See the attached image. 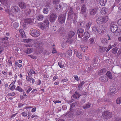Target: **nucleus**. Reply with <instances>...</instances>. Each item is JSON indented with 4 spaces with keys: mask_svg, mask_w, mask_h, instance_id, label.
I'll use <instances>...</instances> for the list:
<instances>
[{
    "mask_svg": "<svg viewBox=\"0 0 121 121\" xmlns=\"http://www.w3.org/2000/svg\"><path fill=\"white\" fill-rule=\"evenodd\" d=\"M39 27L42 30H44L47 29L49 26V22L48 20H45L43 23L40 22L38 24Z\"/></svg>",
    "mask_w": 121,
    "mask_h": 121,
    "instance_id": "1",
    "label": "nucleus"
},
{
    "mask_svg": "<svg viewBox=\"0 0 121 121\" xmlns=\"http://www.w3.org/2000/svg\"><path fill=\"white\" fill-rule=\"evenodd\" d=\"M102 114V116L106 120L110 119L112 117V112L107 111L103 112Z\"/></svg>",
    "mask_w": 121,
    "mask_h": 121,
    "instance_id": "2",
    "label": "nucleus"
},
{
    "mask_svg": "<svg viewBox=\"0 0 121 121\" xmlns=\"http://www.w3.org/2000/svg\"><path fill=\"white\" fill-rule=\"evenodd\" d=\"M30 35L32 36L36 37L40 35V32L35 29H33L31 31Z\"/></svg>",
    "mask_w": 121,
    "mask_h": 121,
    "instance_id": "3",
    "label": "nucleus"
},
{
    "mask_svg": "<svg viewBox=\"0 0 121 121\" xmlns=\"http://www.w3.org/2000/svg\"><path fill=\"white\" fill-rule=\"evenodd\" d=\"M65 20V16L64 14L59 15L58 17V22L60 24L64 23Z\"/></svg>",
    "mask_w": 121,
    "mask_h": 121,
    "instance_id": "4",
    "label": "nucleus"
},
{
    "mask_svg": "<svg viewBox=\"0 0 121 121\" xmlns=\"http://www.w3.org/2000/svg\"><path fill=\"white\" fill-rule=\"evenodd\" d=\"M57 17L56 14L54 13H52L49 16V20L51 22H54L56 20Z\"/></svg>",
    "mask_w": 121,
    "mask_h": 121,
    "instance_id": "5",
    "label": "nucleus"
},
{
    "mask_svg": "<svg viewBox=\"0 0 121 121\" xmlns=\"http://www.w3.org/2000/svg\"><path fill=\"white\" fill-rule=\"evenodd\" d=\"M99 80L101 82L105 83L108 81L107 77L105 75L100 76L99 78Z\"/></svg>",
    "mask_w": 121,
    "mask_h": 121,
    "instance_id": "6",
    "label": "nucleus"
},
{
    "mask_svg": "<svg viewBox=\"0 0 121 121\" xmlns=\"http://www.w3.org/2000/svg\"><path fill=\"white\" fill-rule=\"evenodd\" d=\"M99 26L97 24L93 25L92 27V30L93 32L96 33H97L99 29Z\"/></svg>",
    "mask_w": 121,
    "mask_h": 121,
    "instance_id": "7",
    "label": "nucleus"
},
{
    "mask_svg": "<svg viewBox=\"0 0 121 121\" xmlns=\"http://www.w3.org/2000/svg\"><path fill=\"white\" fill-rule=\"evenodd\" d=\"M20 10L18 7L16 6H13L11 7V10L12 13H17Z\"/></svg>",
    "mask_w": 121,
    "mask_h": 121,
    "instance_id": "8",
    "label": "nucleus"
},
{
    "mask_svg": "<svg viewBox=\"0 0 121 121\" xmlns=\"http://www.w3.org/2000/svg\"><path fill=\"white\" fill-rule=\"evenodd\" d=\"M34 46L37 48L43 50L42 47V43L41 42L37 41L34 44Z\"/></svg>",
    "mask_w": 121,
    "mask_h": 121,
    "instance_id": "9",
    "label": "nucleus"
},
{
    "mask_svg": "<svg viewBox=\"0 0 121 121\" xmlns=\"http://www.w3.org/2000/svg\"><path fill=\"white\" fill-rule=\"evenodd\" d=\"M108 12V9L106 7H104L101 9L100 13L103 15L106 14Z\"/></svg>",
    "mask_w": 121,
    "mask_h": 121,
    "instance_id": "10",
    "label": "nucleus"
},
{
    "mask_svg": "<svg viewBox=\"0 0 121 121\" xmlns=\"http://www.w3.org/2000/svg\"><path fill=\"white\" fill-rule=\"evenodd\" d=\"M117 26L116 25L114 24L111 26L110 29L112 32L113 33H114L117 31Z\"/></svg>",
    "mask_w": 121,
    "mask_h": 121,
    "instance_id": "11",
    "label": "nucleus"
},
{
    "mask_svg": "<svg viewBox=\"0 0 121 121\" xmlns=\"http://www.w3.org/2000/svg\"><path fill=\"white\" fill-rule=\"evenodd\" d=\"M33 49L31 48H26L24 49V52L27 54H30L33 52Z\"/></svg>",
    "mask_w": 121,
    "mask_h": 121,
    "instance_id": "12",
    "label": "nucleus"
},
{
    "mask_svg": "<svg viewBox=\"0 0 121 121\" xmlns=\"http://www.w3.org/2000/svg\"><path fill=\"white\" fill-rule=\"evenodd\" d=\"M102 18V24H104L106 23L109 19L108 16H104L101 17Z\"/></svg>",
    "mask_w": 121,
    "mask_h": 121,
    "instance_id": "13",
    "label": "nucleus"
},
{
    "mask_svg": "<svg viewBox=\"0 0 121 121\" xmlns=\"http://www.w3.org/2000/svg\"><path fill=\"white\" fill-rule=\"evenodd\" d=\"M18 6L19 7L22 9H25L26 6V4L23 2H21L18 3Z\"/></svg>",
    "mask_w": 121,
    "mask_h": 121,
    "instance_id": "14",
    "label": "nucleus"
},
{
    "mask_svg": "<svg viewBox=\"0 0 121 121\" xmlns=\"http://www.w3.org/2000/svg\"><path fill=\"white\" fill-rule=\"evenodd\" d=\"M98 32L100 35H102L104 33L105 31V29L104 27H103V26H99Z\"/></svg>",
    "mask_w": 121,
    "mask_h": 121,
    "instance_id": "15",
    "label": "nucleus"
},
{
    "mask_svg": "<svg viewBox=\"0 0 121 121\" xmlns=\"http://www.w3.org/2000/svg\"><path fill=\"white\" fill-rule=\"evenodd\" d=\"M30 76H26V79L29 82L34 84L35 82V80L34 79L31 77H30Z\"/></svg>",
    "mask_w": 121,
    "mask_h": 121,
    "instance_id": "16",
    "label": "nucleus"
},
{
    "mask_svg": "<svg viewBox=\"0 0 121 121\" xmlns=\"http://www.w3.org/2000/svg\"><path fill=\"white\" fill-rule=\"evenodd\" d=\"M97 8H94L90 10V14L91 15H94L95 14L97 11Z\"/></svg>",
    "mask_w": 121,
    "mask_h": 121,
    "instance_id": "17",
    "label": "nucleus"
},
{
    "mask_svg": "<svg viewBox=\"0 0 121 121\" xmlns=\"http://www.w3.org/2000/svg\"><path fill=\"white\" fill-rule=\"evenodd\" d=\"M110 92L111 94L112 93L115 94L117 91V90L114 86H112L110 88Z\"/></svg>",
    "mask_w": 121,
    "mask_h": 121,
    "instance_id": "18",
    "label": "nucleus"
},
{
    "mask_svg": "<svg viewBox=\"0 0 121 121\" xmlns=\"http://www.w3.org/2000/svg\"><path fill=\"white\" fill-rule=\"evenodd\" d=\"M86 6L85 4H83L81 6V12L82 13H84L86 11Z\"/></svg>",
    "mask_w": 121,
    "mask_h": 121,
    "instance_id": "19",
    "label": "nucleus"
},
{
    "mask_svg": "<svg viewBox=\"0 0 121 121\" xmlns=\"http://www.w3.org/2000/svg\"><path fill=\"white\" fill-rule=\"evenodd\" d=\"M106 71V69L105 68L101 69L98 72V74L99 75L104 74Z\"/></svg>",
    "mask_w": 121,
    "mask_h": 121,
    "instance_id": "20",
    "label": "nucleus"
},
{
    "mask_svg": "<svg viewBox=\"0 0 121 121\" xmlns=\"http://www.w3.org/2000/svg\"><path fill=\"white\" fill-rule=\"evenodd\" d=\"M81 95L79 94L77 91L75 92L74 94L72 95V97L75 99L78 98Z\"/></svg>",
    "mask_w": 121,
    "mask_h": 121,
    "instance_id": "21",
    "label": "nucleus"
},
{
    "mask_svg": "<svg viewBox=\"0 0 121 121\" xmlns=\"http://www.w3.org/2000/svg\"><path fill=\"white\" fill-rule=\"evenodd\" d=\"M44 17V16L41 14L38 15L36 17L37 20L39 21L42 20L43 19Z\"/></svg>",
    "mask_w": 121,
    "mask_h": 121,
    "instance_id": "22",
    "label": "nucleus"
},
{
    "mask_svg": "<svg viewBox=\"0 0 121 121\" xmlns=\"http://www.w3.org/2000/svg\"><path fill=\"white\" fill-rule=\"evenodd\" d=\"M33 20L30 18L26 19H25V23L30 24L32 23Z\"/></svg>",
    "mask_w": 121,
    "mask_h": 121,
    "instance_id": "23",
    "label": "nucleus"
},
{
    "mask_svg": "<svg viewBox=\"0 0 121 121\" xmlns=\"http://www.w3.org/2000/svg\"><path fill=\"white\" fill-rule=\"evenodd\" d=\"M75 34V33L74 32L72 31H69L68 34V37L69 38L73 37Z\"/></svg>",
    "mask_w": 121,
    "mask_h": 121,
    "instance_id": "24",
    "label": "nucleus"
},
{
    "mask_svg": "<svg viewBox=\"0 0 121 121\" xmlns=\"http://www.w3.org/2000/svg\"><path fill=\"white\" fill-rule=\"evenodd\" d=\"M106 75L110 79H111L112 78V75L110 71H107V73H106Z\"/></svg>",
    "mask_w": 121,
    "mask_h": 121,
    "instance_id": "25",
    "label": "nucleus"
},
{
    "mask_svg": "<svg viewBox=\"0 0 121 121\" xmlns=\"http://www.w3.org/2000/svg\"><path fill=\"white\" fill-rule=\"evenodd\" d=\"M19 31L21 34V36L23 38H25L26 35L23 30L22 29H20L19 30Z\"/></svg>",
    "mask_w": 121,
    "mask_h": 121,
    "instance_id": "26",
    "label": "nucleus"
},
{
    "mask_svg": "<svg viewBox=\"0 0 121 121\" xmlns=\"http://www.w3.org/2000/svg\"><path fill=\"white\" fill-rule=\"evenodd\" d=\"M32 88L30 86H27L25 89L26 93H28L29 92L31 91Z\"/></svg>",
    "mask_w": 121,
    "mask_h": 121,
    "instance_id": "27",
    "label": "nucleus"
},
{
    "mask_svg": "<svg viewBox=\"0 0 121 121\" xmlns=\"http://www.w3.org/2000/svg\"><path fill=\"white\" fill-rule=\"evenodd\" d=\"M102 18L101 17H98L96 19L97 23L99 24H102Z\"/></svg>",
    "mask_w": 121,
    "mask_h": 121,
    "instance_id": "28",
    "label": "nucleus"
},
{
    "mask_svg": "<svg viewBox=\"0 0 121 121\" xmlns=\"http://www.w3.org/2000/svg\"><path fill=\"white\" fill-rule=\"evenodd\" d=\"M107 0H99L100 4L102 6H104L107 2Z\"/></svg>",
    "mask_w": 121,
    "mask_h": 121,
    "instance_id": "29",
    "label": "nucleus"
},
{
    "mask_svg": "<svg viewBox=\"0 0 121 121\" xmlns=\"http://www.w3.org/2000/svg\"><path fill=\"white\" fill-rule=\"evenodd\" d=\"M28 75L29 76L31 77L32 74H35L36 73L32 69H30V70L29 72L28 73Z\"/></svg>",
    "mask_w": 121,
    "mask_h": 121,
    "instance_id": "30",
    "label": "nucleus"
},
{
    "mask_svg": "<svg viewBox=\"0 0 121 121\" xmlns=\"http://www.w3.org/2000/svg\"><path fill=\"white\" fill-rule=\"evenodd\" d=\"M92 24V22L90 21L86 24V28L87 30H89Z\"/></svg>",
    "mask_w": 121,
    "mask_h": 121,
    "instance_id": "31",
    "label": "nucleus"
},
{
    "mask_svg": "<svg viewBox=\"0 0 121 121\" xmlns=\"http://www.w3.org/2000/svg\"><path fill=\"white\" fill-rule=\"evenodd\" d=\"M15 90L21 92L23 91V90L19 86H18L15 89Z\"/></svg>",
    "mask_w": 121,
    "mask_h": 121,
    "instance_id": "32",
    "label": "nucleus"
},
{
    "mask_svg": "<svg viewBox=\"0 0 121 121\" xmlns=\"http://www.w3.org/2000/svg\"><path fill=\"white\" fill-rule=\"evenodd\" d=\"M117 32L115 33V35L119 36L121 34V30L120 29H117Z\"/></svg>",
    "mask_w": 121,
    "mask_h": 121,
    "instance_id": "33",
    "label": "nucleus"
},
{
    "mask_svg": "<svg viewBox=\"0 0 121 121\" xmlns=\"http://www.w3.org/2000/svg\"><path fill=\"white\" fill-rule=\"evenodd\" d=\"M107 49V48L100 46L99 48V50L101 52H104Z\"/></svg>",
    "mask_w": 121,
    "mask_h": 121,
    "instance_id": "34",
    "label": "nucleus"
},
{
    "mask_svg": "<svg viewBox=\"0 0 121 121\" xmlns=\"http://www.w3.org/2000/svg\"><path fill=\"white\" fill-rule=\"evenodd\" d=\"M84 36L85 38L87 39L89 38L90 37L89 33L87 32H85L84 34Z\"/></svg>",
    "mask_w": 121,
    "mask_h": 121,
    "instance_id": "35",
    "label": "nucleus"
},
{
    "mask_svg": "<svg viewBox=\"0 0 121 121\" xmlns=\"http://www.w3.org/2000/svg\"><path fill=\"white\" fill-rule=\"evenodd\" d=\"M80 47L82 50L84 52L85 50L87 49V47H86L84 45H80Z\"/></svg>",
    "mask_w": 121,
    "mask_h": 121,
    "instance_id": "36",
    "label": "nucleus"
},
{
    "mask_svg": "<svg viewBox=\"0 0 121 121\" xmlns=\"http://www.w3.org/2000/svg\"><path fill=\"white\" fill-rule=\"evenodd\" d=\"M56 9L57 11H60L61 10V6L60 5L58 4L56 5Z\"/></svg>",
    "mask_w": 121,
    "mask_h": 121,
    "instance_id": "37",
    "label": "nucleus"
},
{
    "mask_svg": "<svg viewBox=\"0 0 121 121\" xmlns=\"http://www.w3.org/2000/svg\"><path fill=\"white\" fill-rule=\"evenodd\" d=\"M117 48L115 47L112 50V52L114 54H116L117 53Z\"/></svg>",
    "mask_w": 121,
    "mask_h": 121,
    "instance_id": "38",
    "label": "nucleus"
},
{
    "mask_svg": "<svg viewBox=\"0 0 121 121\" xmlns=\"http://www.w3.org/2000/svg\"><path fill=\"white\" fill-rule=\"evenodd\" d=\"M101 42L103 44H106L108 43V40L106 38L102 39L101 40Z\"/></svg>",
    "mask_w": 121,
    "mask_h": 121,
    "instance_id": "39",
    "label": "nucleus"
},
{
    "mask_svg": "<svg viewBox=\"0 0 121 121\" xmlns=\"http://www.w3.org/2000/svg\"><path fill=\"white\" fill-rule=\"evenodd\" d=\"M2 45L1 46H3L2 47H7L9 45V43L7 42H2Z\"/></svg>",
    "mask_w": 121,
    "mask_h": 121,
    "instance_id": "40",
    "label": "nucleus"
},
{
    "mask_svg": "<svg viewBox=\"0 0 121 121\" xmlns=\"http://www.w3.org/2000/svg\"><path fill=\"white\" fill-rule=\"evenodd\" d=\"M22 116L24 117L26 116L27 115V111L25 110L22 112Z\"/></svg>",
    "mask_w": 121,
    "mask_h": 121,
    "instance_id": "41",
    "label": "nucleus"
},
{
    "mask_svg": "<svg viewBox=\"0 0 121 121\" xmlns=\"http://www.w3.org/2000/svg\"><path fill=\"white\" fill-rule=\"evenodd\" d=\"M23 42L24 43H28L32 41V40L30 39H23Z\"/></svg>",
    "mask_w": 121,
    "mask_h": 121,
    "instance_id": "42",
    "label": "nucleus"
},
{
    "mask_svg": "<svg viewBox=\"0 0 121 121\" xmlns=\"http://www.w3.org/2000/svg\"><path fill=\"white\" fill-rule=\"evenodd\" d=\"M48 9L46 8H44L43 10V12L44 13L47 14L48 13Z\"/></svg>",
    "mask_w": 121,
    "mask_h": 121,
    "instance_id": "43",
    "label": "nucleus"
},
{
    "mask_svg": "<svg viewBox=\"0 0 121 121\" xmlns=\"http://www.w3.org/2000/svg\"><path fill=\"white\" fill-rule=\"evenodd\" d=\"M76 56L80 59H82V54L81 53H77L76 55Z\"/></svg>",
    "mask_w": 121,
    "mask_h": 121,
    "instance_id": "44",
    "label": "nucleus"
},
{
    "mask_svg": "<svg viewBox=\"0 0 121 121\" xmlns=\"http://www.w3.org/2000/svg\"><path fill=\"white\" fill-rule=\"evenodd\" d=\"M12 13H13L11 12V13H10L9 14V17L11 20H13L14 17V16L12 14Z\"/></svg>",
    "mask_w": 121,
    "mask_h": 121,
    "instance_id": "45",
    "label": "nucleus"
},
{
    "mask_svg": "<svg viewBox=\"0 0 121 121\" xmlns=\"http://www.w3.org/2000/svg\"><path fill=\"white\" fill-rule=\"evenodd\" d=\"M84 30L82 28L79 29L77 31V33L83 34L84 32Z\"/></svg>",
    "mask_w": 121,
    "mask_h": 121,
    "instance_id": "46",
    "label": "nucleus"
},
{
    "mask_svg": "<svg viewBox=\"0 0 121 121\" xmlns=\"http://www.w3.org/2000/svg\"><path fill=\"white\" fill-rule=\"evenodd\" d=\"M66 53L68 55L71 56L72 54V50L70 49H69L68 50V51L66 52Z\"/></svg>",
    "mask_w": 121,
    "mask_h": 121,
    "instance_id": "47",
    "label": "nucleus"
},
{
    "mask_svg": "<svg viewBox=\"0 0 121 121\" xmlns=\"http://www.w3.org/2000/svg\"><path fill=\"white\" fill-rule=\"evenodd\" d=\"M116 102L117 104H120L121 103V97L118 98L116 100Z\"/></svg>",
    "mask_w": 121,
    "mask_h": 121,
    "instance_id": "48",
    "label": "nucleus"
},
{
    "mask_svg": "<svg viewBox=\"0 0 121 121\" xmlns=\"http://www.w3.org/2000/svg\"><path fill=\"white\" fill-rule=\"evenodd\" d=\"M59 0H53V4H56V5L59 4Z\"/></svg>",
    "mask_w": 121,
    "mask_h": 121,
    "instance_id": "49",
    "label": "nucleus"
},
{
    "mask_svg": "<svg viewBox=\"0 0 121 121\" xmlns=\"http://www.w3.org/2000/svg\"><path fill=\"white\" fill-rule=\"evenodd\" d=\"M73 41V39L71 38H69L66 41V43L71 44L72 43Z\"/></svg>",
    "mask_w": 121,
    "mask_h": 121,
    "instance_id": "50",
    "label": "nucleus"
},
{
    "mask_svg": "<svg viewBox=\"0 0 121 121\" xmlns=\"http://www.w3.org/2000/svg\"><path fill=\"white\" fill-rule=\"evenodd\" d=\"M91 104H90L89 103L86 104L85 106H84L83 107V108L84 109H86L89 108Z\"/></svg>",
    "mask_w": 121,
    "mask_h": 121,
    "instance_id": "51",
    "label": "nucleus"
},
{
    "mask_svg": "<svg viewBox=\"0 0 121 121\" xmlns=\"http://www.w3.org/2000/svg\"><path fill=\"white\" fill-rule=\"evenodd\" d=\"M13 26L14 28H17L18 26V23L17 22H15L13 24Z\"/></svg>",
    "mask_w": 121,
    "mask_h": 121,
    "instance_id": "52",
    "label": "nucleus"
},
{
    "mask_svg": "<svg viewBox=\"0 0 121 121\" xmlns=\"http://www.w3.org/2000/svg\"><path fill=\"white\" fill-rule=\"evenodd\" d=\"M111 44L112 45V46L113 47H114L118 44V43L116 42L114 43L113 42L111 43Z\"/></svg>",
    "mask_w": 121,
    "mask_h": 121,
    "instance_id": "53",
    "label": "nucleus"
},
{
    "mask_svg": "<svg viewBox=\"0 0 121 121\" xmlns=\"http://www.w3.org/2000/svg\"><path fill=\"white\" fill-rule=\"evenodd\" d=\"M58 65L59 67L61 68H63L64 67V65H63L61 62H59L58 63Z\"/></svg>",
    "mask_w": 121,
    "mask_h": 121,
    "instance_id": "54",
    "label": "nucleus"
},
{
    "mask_svg": "<svg viewBox=\"0 0 121 121\" xmlns=\"http://www.w3.org/2000/svg\"><path fill=\"white\" fill-rule=\"evenodd\" d=\"M16 86L15 85H12L11 87H10L9 89L12 91H13L15 89V88Z\"/></svg>",
    "mask_w": 121,
    "mask_h": 121,
    "instance_id": "55",
    "label": "nucleus"
},
{
    "mask_svg": "<svg viewBox=\"0 0 121 121\" xmlns=\"http://www.w3.org/2000/svg\"><path fill=\"white\" fill-rule=\"evenodd\" d=\"M73 9L71 8L70 9V10L69 12L68 13V14L71 15V14H73Z\"/></svg>",
    "mask_w": 121,
    "mask_h": 121,
    "instance_id": "56",
    "label": "nucleus"
},
{
    "mask_svg": "<svg viewBox=\"0 0 121 121\" xmlns=\"http://www.w3.org/2000/svg\"><path fill=\"white\" fill-rule=\"evenodd\" d=\"M43 78L45 79H47L48 77V75L47 73H45L43 74Z\"/></svg>",
    "mask_w": 121,
    "mask_h": 121,
    "instance_id": "57",
    "label": "nucleus"
},
{
    "mask_svg": "<svg viewBox=\"0 0 121 121\" xmlns=\"http://www.w3.org/2000/svg\"><path fill=\"white\" fill-rule=\"evenodd\" d=\"M15 92H14L10 93H9L8 94V95L9 96H14V95H15Z\"/></svg>",
    "mask_w": 121,
    "mask_h": 121,
    "instance_id": "58",
    "label": "nucleus"
},
{
    "mask_svg": "<svg viewBox=\"0 0 121 121\" xmlns=\"http://www.w3.org/2000/svg\"><path fill=\"white\" fill-rule=\"evenodd\" d=\"M112 46L111 45H109L106 51V52H108L112 48Z\"/></svg>",
    "mask_w": 121,
    "mask_h": 121,
    "instance_id": "59",
    "label": "nucleus"
},
{
    "mask_svg": "<svg viewBox=\"0 0 121 121\" xmlns=\"http://www.w3.org/2000/svg\"><path fill=\"white\" fill-rule=\"evenodd\" d=\"M7 63L9 64V66H12V62L10 60H9L8 61Z\"/></svg>",
    "mask_w": 121,
    "mask_h": 121,
    "instance_id": "60",
    "label": "nucleus"
},
{
    "mask_svg": "<svg viewBox=\"0 0 121 121\" xmlns=\"http://www.w3.org/2000/svg\"><path fill=\"white\" fill-rule=\"evenodd\" d=\"M115 121H121V118L119 117H115Z\"/></svg>",
    "mask_w": 121,
    "mask_h": 121,
    "instance_id": "61",
    "label": "nucleus"
},
{
    "mask_svg": "<svg viewBox=\"0 0 121 121\" xmlns=\"http://www.w3.org/2000/svg\"><path fill=\"white\" fill-rule=\"evenodd\" d=\"M28 56H29L32 59H36L37 58V57L36 56H34L32 55H28Z\"/></svg>",
    "mask_w": 121,
    "mask_h": 121,
    "instance_id": "62",
    "label": "nucleus"
},
{
    "mask_svg": "<svg viewBox=\"0 0 121 121\" xmlns=\"http://www.w3.org/2000/svg\"><path fill=\"white\" fill-rule=\"evenodd\" d=\"M90 43H94V39L92 38H91L89 39Z\"/></svg>",
    "mask_w": 121,
    "mask_h": 121,
    "instance_id": "63",
    "label": "nucleus"
},
{
    "mask_svg": "<svg viewBox=\"0 0 121 121\" xmlns=\"http://www.w3.org/2000/svg\"><path fill=\"white\" fill-rule=\"evenodd\" d=\"M117 23L119 26H121V19H120L118 20Z\"/></svg>",
    "mask_w": 121,
    "mask_h": 121,
    "instance_id": "64",
    "label": "nucleus"
}]
</instances>
